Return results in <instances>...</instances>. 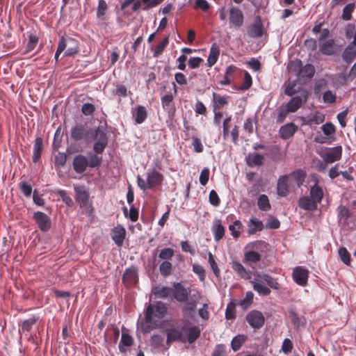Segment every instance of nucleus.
Wrapping results in <instances>:
<instances>
[{
  "label": "nucleus",
  "instance_id": "nucleus-48",
  "mask_svg": "<svg viewBox=\"0 0 356 356\" xmlns=\"http://www.w3.org/2000/svg\"><path fill=\"white\" fill-rule=\"evenodd\" d=\"M107 3L104 0H99L98 7L97 10V17L100 19H104V15L107 10Z\"/></svg>",
  "mask_w": 356,
  "mask_h": 356
},
{
  "label": "nucleus",
  "instance_id": "nucleus-1",
  "mask_svg": "<svg viewBox=\"0 0 356 356\" xmlns=\"http://www.w3.org/2000/svg\"><path fill=\"white\" fill-rule=\"evenodd\" d=\"M310 179L314 184L309 186V195L300 197L298 200V206L302 209L312 211L317 209L318 204L323 199L324 191L319 185L318 177L316 175H312Z\"/></svg>",
  "mask_w": 356,
  "mask_h": 356
},
{
  "label": "nucleus",
  "instance_id": "nucleus-16",
  "mask_svg": "<svg viewBox=\"0 0 356 356\" xmlns=\"http://www.w3.org/2000/svg\"><path fill=\"white\" fill-rule=\"evenodd\" d=\"M33 218L36 221L38 227L42 232L49 230L51 227V220L49 217L44 213L37 211L34 213Z\"/></svg>",
  "mask_w": 356,
  "mask_h": 356
},
{
  "label": "nucleus",
  "instance_id": "nucleus-45",
  "mask_svg": "<svg viewBox=\"0 0 356 356\" xmlns=\"http://www.w3.org/2000/svg\"><path fill=\"white\" fill-rule=\"evenodd\" d=\"M213 108H220L227 103V97L213 92Z\"/></svg>",
  "mask_w": 356,
  "mask_h": 356
},
{
  "label": "nucleus",
  "instance_id": "nucleus-32",
  "mask_svg": "<svg viewBox=\"0 0 356 356\" xmlns=\"http://www.w3.org/2000/svg\"><path fill=\"white\" fill-rule=\"evenodd\" d=\"M43 147V142L41 138H37L35 140L34 146H33V161L36 163L40 156L42 151Z\"/></svg>",
  "mask_w": 356,
  "mask_h": 356
},
{
  "label": "nucleus",
  "instance_id": "nucleus-13",
  "mask_svg": "<svg viewBox=\"0 0 356 356\" xmlns=\"http://www.w3.org/2000/svg\"><path fill=\"white\" fill-rule=\"evenodd\" d=\"M247 33L252 38H258L263 35L264 29L260 17L257 16L253 23L247 27Z\"/></svg>",
  "mask_w": 356,
  "mask_h": 356
},
{
  "label": "nucleus",
  "instance_id": "nucleus-55",
  "mask_svg": "<svg viewBox=\"0 0 356 356\" xmlns=\"http://www.w3.org/2000/svg\"><path fill=\"white\" fill-rule=\"evenodd\" d=\"M355 8L354 3L347 4L343 9L342 18L345 20H349L351 18V14Z\"/></svg>",
  "mask_w": 356,
  "mask_h": 356
},
{
  "label": "nucleus",
  "instance_id": "nucleus-64",
  "mask_svg": "<svg viewBox=\"0 0 356 356\" xmlns=\"http://www.w3.org/2000/svg\"><path fill=\"white\" fill-rule=\"evenodd\" d=\"M151 343L155 348H159L163 345V337L160 334H154L151 337Z\"/></svg>",
  "mask_w": 356,
  "mask_h": 356
},
{
  "label": "nucleus",
  "instance_id": "nucleus-33",
  "mask_svg": "<svg viewBox=\"0 0 356 356\" xmlns=\"http://www.w3.org/2000/svg\"><path fill=\"white\" fill-rule=\"evenodd\" d=\"M263 223L261 220L256 218H251L248 225V233L253 234L257 231H261L263 229Z\"/></svg>",
  "mask_w": 356,
  "mask_h": 356
},
{
  "label": "nucleus",
  "instance_id": "nucleus-47",
  "mask_svg": "<svg viewBox=\"0 0 356 356\" xmlns=\"http://www.w3.org/2000/svg\"><path fill=\"white\" fill-rule=\"evenodd\" d=\"M130 4H132V10L136 11L142 7V3L140 0H125L121 4V8L122 10L127 8Z\"/></svg>",
  "mask_w": 356,
  "mask_h": 356
},
{
  "label": "nucleus",
  "instance_id": "nucleus-44",
  "mask_svg": "<svg viewBox=\"0 0 356 356\" xmlns=\"http://www.w3.org/2000/svg\"><path fill=\"white\" fill-rule=\"evenodd\" d=\"M264 157L258 153H254L252 156H249V161L248 165L249 166L261 165L264 163Z\"/></svg>",
  "mask_w": 356,
  "mask_h": 356
},
{
  "label": "nucleus",
  "instance_id": "nucleus-17",
  "mask_svg": "<svg viewBox=\"0 0 356 356\" xmlns=\"http://www.w3.org/2000/svg\"><path fill=\"white\" fill-rule=\"evenodd\" d=\"M131 113L132 118L136 124H140L143 123L147 117L146 108L142 105H137L134 107H132Z\"/></svg>",
  "mask_w": 356,
  "mask_h": 356
},
{
  "label": "nucleus",
  "instance_id": "nucleus-21",
  "mask_svg": "<svg viewBox=\"0 0 356 356\" xmlns=\"http://www.w3.org/2000/svg\"><path fill=\"white\" fill-rule=\"evenodd\" d=\"M289 175L280 176L277 183V193L280 197H286L289 193Z\"/></svg>",
  "mask_w": 356,
  "mask_h": 356
},
{
  "label": "nucleus",
  "instance_id": "nucleus-57",
  "mask_svg": "<svg viewBox=\"0 0 356 356\" xmlns=\"http://www.w3.org/2000/svg\"><path fill=\"white\" fill-rule=\"evenodd\" d=\"M193 271L198 275L200 281L203 282L205 280V270L204 268L199 264H193Z\"/></svg>",
  "mask_w": 356,
  "mask_h": 356
},
{
  "label": "nucleus",
  "instance_id": "nucleus-20",
  "mask_svg": "<svg viewBox=\"0 0 356 356\" xmlns=\"http://www.w3.org/2000/svg\"><path fill=\"white\" fill-rule=\"evenodd\" d=\"M167 343H172L175 341L186 342V336L180 330V327H170L166 330Z\"/></svg>",
  "mask_w": 356,
  "mask_h": 356
},
{
  "label": "nucleus",
  "instance_id": "nucleus-38",
  "mask_svg": "<svg viewBox=\"0 0 356 356\" xmlns=\"http://www.w3.org/2000/svg\"><path fill=\"white\" fill-rule=\"evenodd\" d=\"M197 307L196 300H191L186 302L182 307V312L184 315L188 317H192L193 313L195 312Z\"/></svg>",
  "mask_w": 356,
  "mask_h": 356
},
{
  "label": "nucleus",
  "instance_id": "nucleus-26",
  "mask_svg": "<svg viewBox=\"0 0 356 356\" xmlns=\"http://www.w3.org/2000/svg\"><path fill=\"white\" fill-rule=\"evenodd\" d=\"M133 341H134L131 335L127 332H122L118 346L120 351L121 353H126L133 344Z\"/></svg>",
  "mask_w": 356,
  "mask_h": 356
},
{
  "label": "nucleus",
  "instance_id": "nucleus-25",
  "mask_svg": "<svg viewBox=\"0 0 356 356\" xmlns=\"http://www.w3.org/2000/svg\"><path fill=\"white\" fill-rule=\"evenodd\" d=\"M356 57V39L348 45L343 53V59L347 62L350 63Z\"/></svg>",
  "mask_w": 356,
  "mask_h": 356
},
{
  "label": "nucleus",
  "instance_id": "nucleus-62",
  "mask_svg": "<svg viewBox=\"0 0 356 356\" xmlns=\"http://www.w3.org/2000/svg\"><path fill=\"white\" fill-rule=\"evenodd\" d=\"M67 161V156L63 152H58L55 156V164L58 166H64Z\"/></svg>",
  "mask_w": 356,
  "mask_h": 356
},
{
  "label": "nucleus",
  "instance_id": "nucleus-2",
  "mask_svg": "<svg viewBox=\"0 0 356 356\" xmlns=\"http://www.w3.org/2000/svg\"><path fill=\"white\" fill-rule=\"evenodd\" d=\"M167 313V307L161 301L149 304L144 311V319L140 322L143 332H149L156 325L154 318H163Z\"/></svg>",
  "mask_w": 356,
  "mask_h": 356
},
{
  "label": "nucleus",
  "instance_id": "nucleus-5",
  "mask_svg": "<svg viewBox=\"0 0 356 356\" xmlns=\"http://www.w3.org/2000/svg\"><path fill=\"white\" fill-rule=\"evenodd\" d=\"M322 133L318 132L315 141L318 143H331L335 140L336 128L332 122H326L321 126Z\"/></svg>",
  "mask_w": 356,
  "mask_h": 356
},
{
  "label": "nucleus",
  "instance_id": "nucleus-49",
  "mask_svg": "<svg viewBox=\"0 0 356 356\" xmlns=\"http://www.w3.org/2000/svg\"><path fill=\"white\" fill-rule=\"evenodd\" d=\"M245 337L243 335H238L233 338L231 346L234 351L240 349L243 343L245 342Z\"/></svg>",
  "mask_w": 356,
  "mask_h": 356
},
{
  "label": "nucleus",
  "instance_id": "nucleus-18",
  "mask_svg": "<svg viewBox=\"0 0 356 356\" xmlns=\"http://www.w3.org/2000/svg\"><path fill=\"white\" fill-rule=\"evenodd\" d=\"M125 236V228L121 225H118L112 229L111 238L118 247L122 245Z\"/></svg>",
  "mask_w": 356,
  "mask_h": 356
},
{
  "label": "nucleus",
  "instance_id": "nucleus-34",
  "mask_svg": "<svg viewBox=\"0 0 356 356\" xmlns=\"http://www.w3.org/2000/svg\"><path fill=\"white\" fill-rule=\"evenodd\" d=\"M188 334L186 337V341L189 343H192L200 337L201 330L197 325H192L190 326V329H188Z\"/></svg>",
  "mask_w": 356,
  "mask_h": 356
},
{
  "label": "nucleus",
  "instance_id": "nucleus-37",
  "mask_svg": "<svg viewBox=\"0 0 356 356\" xmlns=\"http://www.w3.org/2000/svg\"><path fill=\"white\" fill-rule=\"evenodd\" d=\"M173 270V266L169 261H163L159 266V272L163 277H168L170 275Z\"/></svg>",
  "mask_w": 356,
  "mask_h": 356
},
{
  "label": "nucleus",
  "instance_id": "nucleus-41",
  "mask_svg": "<svg viewBox=\"0 0 356 356\" xmlns=\"http://www.w3.org/2000/svg\"><path fill=\"white\" fill-rule=\"evenodd\" d=\"M334 42L333 40H328L323 42L321 46L320 50L322 54L325 55H332L334 52Z\"/></svg>",
  "mask_w": 356,
  "mask_h": 356
},
{
  "label": "nucleus",
  "instance_id": "nucleus-24",
  "mask_svg": "<svg viewBox=\"0 0 356 356\" xmlns=\"http://www.w3.org/2000/svg\"><path fill=\"white\" fill-rule=\"evenodd\" d=\"M172 289L167 286H155L152 289V293L159 298H167L172 295Z\"/></svg>",
  "mask_w": 356,
  "mask_h": 356
},
{
  "label": "nucleus",
  "instance_id": "nucleus-60",
  "mask_svg": "<svg viewBox=\"0 0 356 356\" xmlns=\"http://www.w3.org/2000/svg\"><path fill=\"white\" fill-rule=\"evenodd\" d=\"M323 99L326 104H332L336 101V95L331 90H326L323 93Z\"/></svg>",
  "mask_w": 356,
  "mask_h": 356
},
{
  "label": "nucleus",
  "instance_id": "nucleus-3",
  "mask_svg": "<svg viewBox=\"0 0 356 356\" xmlns=\"http://www.w3.org/2000/svg\"><path fill=\"white\" fill-rule=\"evenodd\" d=\"M253 289L261 296H268L270 293V288L278 290L280 288L277 280L271 275L256 272L254 279L251 281Z\"/></svg>",
  "mask_w": 356,
  "mask_h": 356
},
{
  "label": "nucleus",
  "instance_id": "nucleus-56",
  "mask_svg": "<svg viewBox=\"0 0 356 356\" xmlns=\"http://www.w3.org/2000/svg\"><path fill=\"white\" fill-rule=\"evenodd\" d=\"M209 175L210 171L209 168H204L202 170L199 177L200 183L201 185L205 186L208 183Z\"/></svg>",
  "mask_w": 356,
  "mask_h": 356
},
{
  "label": "nucleus",
  "instance_id": "nucleus-52",
  "mask_svg": "<svg viewBox=\"0 0 356 356\" xmlns=\"http://www.w3.org/2000/svg\"><path fill=\"white\" fill-rule=\"evenodd\" d=\"M208 261L216 277H219L220 270L211 252H209L208 254Z\"/></svg>",
  "mask_w": 356,
  "mask_h": 356
},
{
  "label": "nucleus",
  "instance_id": "nucleus-29",
  "mask_svg": "<svg viewBox=\"0 0 356 356\" xmlns=\"http://www.w3.org/2000/svg\"><path fill=\"white\" fill-rule=\"evenodd\" d=\"M74 189L76 195L77 200L80 203L81 207H85L88 205V194L83 186H74Z\"/></svg>",
  "mask_w": 356,
  "mask_h": 356
},
{
  "label": "nucleus",
  "instance_id": "nucleus-10",
  "mask_svg": "<svg viewBox=\"0 0 356 356\" xmlns=\"http://www.w3.org/2000/svg\"><path fill=\"white\" fill-rule=\"evenodd\" d=\"M245 320L254 329L261 328L265 322L263 314L257 310H252L248 312L245 316Z\"/></svg>",
  "mask_w": 356,
  "mask_h": 356
},
{
  "label": "nucleus",
  "instance_id": "nucleus-12",
  "mask_svg": "<svg viewBox=\"0 0 356 356\" xmlns=\"http://www.w3.org/2000/svg\"><path fill=\"white\" fill-rule=\"evenodd\" d=\"M292 277L297 284L305 286L307 284L309 270L302 266H296L293 270Z\"/></svg>",
  "mask_w": 356,
  "mask_h": 356
},
{
  "label": "nucleus",
  "instance_id": "nucleus-19",
  "mask_svg": "<svg viewBox=\"0 0 356 356\" xmlns=\"http://www.w3.org/2000/svg\"><path fill=\"white\" fill-rule=\"evenodd\" d=\"M229 22L231 26L240 27L243 24V15L242 11L236 7L229 9Z\"/></svg>",
  "mask_w": 356,
  "mask_h": 356
},
{
  "label": "nucleus",
  "instance_id": "nucleus-8",
  "mask_svg": "<svg viewBox=\"0 0 356 356\" xmlns=\"http://www.w3.org/2000/svg\"><path fill=\"white\" fill-rule=\"evenodd\" d=\"M342 147L337 145L333 147H327L321 151V156L326 163H332L341 159Z\"/></svg>",
  "mask_w": 356,
  "mask_h": 356
},
{
  "label": "nucleus",
  "instance_id": "nucleus-14",
  "mask_svg": "<svg viewBox=\"0 0 356 356\" xmlns=\"http://www.w3.org/2000/svg\"><path fill=\"white\" fill-rule=\"evenodd\" d=\"M172 289V296L177 301L184 302L188 300L189 291L181 283H173Z\"/></svg>",
  "mask_w": 356,
  "mask_h": 356
},
{
  "label": "nucleus",
  "instance_id": "nucleus-51",
  "mask_svg": "<svg viewBox=\"0 0 356 356\" xmlns=\"http://www.w3.org/2000/svg\"><path fill=\"white\" fill-rule=\"evenodd\" d=\"M142 3V8L144 10H149L161 3L163 0H140Z\"/></svg>",
  "mask_w": 356,
  "mask_h": 356
},
{
  "label": "nucleus",
  "instance_id": "nucleus-30",
  "mask_svg": "<svg viewBox=\"0 0 356 356\" xmlns=\"http://www.w3.org/2000/svg\"><path fill=\"white\" fill-rule=\"evenodd\" d=\"M211 232L216 241H219L225 234V227L222 226L220 220H216L211 227Z\"/></svg>",
  "mask_w": 356,
  "mask_h": 356
},
{
  "label": "nucleus",
  "instance_id": "nucleus-40",
  "mask_svg": "<svg viewBox=\"0 0 356 356\" xmlns=\"http://www.w3.org/2000/svg\"><path fill=\"white\" fill-rule=\"evenodd\" d=\"M254 294L252 291H247L244 298L241 299L238 302V305L241 307L243 309H247L253 302Z\"/></svg>",
  "mask_w": 356,
  "mask_h": 356
},
{
  "label": "nucleus",
  "instance_id": "nucleus-50",
  "mask_svg": "<svg viewBox=\"0 0 356 356\" xmlns=\"http://www.w3.org/2000/svg\"><path fill=\"white\" fill-rule=\"evenodd\" d=\"M339 256L341 259V260L345 264H349L350 261V254L347 250V249L344 247H341L339 248L338 250Z\"/></svg>",
  "mask_w": 356,
  "mask_h": 356
},
{
  "label": "nucleus",
  "instance_id": "nucleus-39",
  "mask_svg": "<svg viewBox=\"0 0 356 356\" xmlns=\"http://www.w3.org/2000/svg\"><path fill=\"white\" fill-rule=\"evenodd\" d=\"M257 205L259 209L264 211H267L270 209L269 199L265 194L259 195L257 200Z\"/></svg>",
  "mask_w": 356,
  "mask_h": 356
},
{
  "label": "nucleus",
  "instance_id": "nucleus-35",
  "mask_svg": "<svg viewBox=\"0 0 356 356\" xmlns=\"http://www.w3.org/2000/svg\"><path fill=\"white\" fill-rule=\"evenodd\" d=\"M289 176H293L295 181L298 186H300L303 184L305 181V179L306 177V172L305 170L301 169H298L291 173L288 175Z\"/></svg>",
  "mask_w": 356,
  "mask_h": 356
},
{
  "label": "nucleus",
  "instance_id": "nucleus-27",
  "mask_svg": "<svg viewBox=\"0 0 356 356\" xmlns=\"http://www.w3.org/2000/svg\"><path fill=\"white\" fill-rule=\"evenodd\" d=\"M220 50L218 46L216 43L213 44L210 48L207 60V64L209 67H211L216 63L220 56Z\"/></svg>",
  "mask_w": 356,
  "mask_h": 356
},
{
  "label": "nucleus",
  "instance_id": "nucleus-23",
  "mask_svg": "<svg viewBox=\"0 0 356 356\" xmlns=\"http://www.w3.org/2000/svg\"><path fill=\"white\" fill-rule=\"evenodd\" d=\"M146 177L151 188L156 185L161 184L163 179L162 174L155 169L147 172Z\"/></svg>",
  "mask_w": 356,
  "mask_h": 356
},
{
  "label": "nucleus",
  "instance_id": "nucleus-43",
  "mask_svg": "<svg viewBox=\"0 0 356 356\" xmlns=\"http://www.w3.org/2000/svg\"><path fill=\"white\" fill-rule=\"evenodd\" d=\"M232 236L236 238L239 237L242 231V223L240 220H236L232 225L229 226Z\"/></svg>",
  "mask_w": 356,
  "mask_h": 356
},
{
  "label": "nucleus",
  "instance_id": "nucleus-9",
  "mask_svg": "<svg viewBox=\"0 0 356 356\" xmlns=\"http://www.w3.org/2000/svg\"><path fill=\"white\" fill-rule=\"evenodd\" d=\"M261 243V241H257L250 242L245 248L244 252V261L247 263H257L260 261L261 255L259 252L254 251V249L258 248V245Z\"/></svg>",
  "mask_w": 356,
  "mask_h": 356
},
{
  "label": "nucleus",
  "instance_id": "nucleus-61",
  "mask_svg": "<svg viewBox=\"0 0 356 356\" xmlns=\"http://www.w3.org/2000/svg\"><path fill=\"white\" fill-rule=\"evenodd\" d=\"M209 202L214 207H218L220 204V200L217 194L216 191L211 190L209 193Z\"/></svg>",
  "mask_w": 356,
  "mask_h": 356
},
{
  "label": "nucleus",
  "instance_id": "nucleus-42",
  "mask_svg": "<svg viewBox=\"0 0 356 356\" xmlns=\"http://www.w3.org/2000/svg\"><path fill=\"white\" fill-rule=\"evenodd\" d=\"M315 72L314 67L311 64L305 65L300 72V76L302 78H305V79H311Z\"/></svg>",
  "mask_w": 356,
  "mask_h": 356
},
{
  "label": "nucleus",
  "instance_id": "nucleus-4",
  "mask_svg": "<svg viewBox=\"0 0 356 356\" xmlns=\"http://www.w3.org/2000/svg\"><path fill=\"white\" fill-rule=\"evenodd\" d=\"M65 56H72L79 52V42L74 38L68 36H62L58 42V51H63Z\"/></svg>",
  "mask_w": 356,
  "mask_h": 356
},
{
  "label": "nucleus",
  "instance_id": "nucleus-22",
  "mask_svg": "<svg viewBox=\"0 0 356 356\" xmlns=\"http://www.w3.org/2000/svg\"><path fill=\"white\" fill-rule=\"evenodd\" d=\"M88 166V159L86 156L79 154L73 160V167L77 173L83 172Z\"/></svg>",
  "mask_w": 356,
  "mask_h": 356
},
{
  "label": "nucleus",
  "instance_id": "nucleus-58",
  "mask_svg": "<svg viewBox=\"0 0 356 356\" xmlns=\"http://www.w3.org/2000/svg\"><path fill=\"white\" fill-rule=\"evenodd\" d=\"M168 43V38H165L161 42L157 44L154 49V57H158L164 50Z\"/></svg>",
  "mask_w": 356,
  "mask_h": 356
},
{
  "label": "nucleus",
  "instance_id": "nucleus-36",
  "mask_svg": "<svg viewBox=\"0 0 356 356\" xmlns=\"http://www.w3.org/2000/svg\"><path fill=\"white\" fill-rule=\"evenodd\" d=\"M40 320L39 316H32L22 322V330L23 332H29L33 326Z\"/></svg>",
  "mask_w": 356,
  "mask_h": 356
},
{
  "label": "nucleus",
  "instance_id": "nucleus-28",
  "mask_svg": "<svg viewBox=\"0 0 356 356\" xmlns=\"http://www.w3.org/2000/svg\"><path fill=\"white\" fill-rule=\"evenodd\" d=\"M297 129V126L293 122L288 123L281 127L280 129V137L283 139H288L295 134Z\"/></svg>",
  "mask_w": 356,
  "mask_h": 356
},
{
  "label": "nucleus",
  "instance_id": "nucleus-15",
  "mask_svg": "<svg viewBox=\"0 0 356 356\" xmlns=\"http://www.w3.org/2000/svg\"><path fill=\"white\" fill-rule=\"evenodd\" d=\"M301 120L304 125L319 124L324 122L325 115L318 111H315L306 116L302 117Z\"/></svg>",
  "mask_w": 356,
  "mask_h": 356
},
{
  "label": "nucleus",
  "instance_id": "nucleus-6",
  "mask_svg": "<svg viewBox=\"0 0 356 356\" xmlns=\"http://www.w3.org/2000/svg\"><path fill=\"white\" fill-rule=\"evenodd\" d=\"M94 132L95 129L88 128L86 125L76 124L72 127L70 136L75 141L84 139L86 143H90L91 142V137Z\"/></svg>",
  "mask_w": 356,
  "mask_h": 356
},
{
  "label": "nucleus",
  "instance_id": "nucleus-53",
  "mask_svg": "<svg viewBox=\"0 0 356 356\" xmlns=\"http://www.w3.org/2000/svg\"><path fill=\"white\" fill-rule=\"evenodd\" d=\"M338 218L339 220H347L350 216L349 209L343 205H339L337 208Z\"/></svg>",
  "mask_w": 356,
  "mask_h": 356
},
{
  "label": "nucleus",
  "instance_id": "nucleus-11",
  "mask_svg": "<svg viewBox=\"0 0 356 356\" xmlns=\"http://www.w3.org/2000/svg\"><path fill=\"white\" fill-rule=\"evenodd\" d=\"M308 92L306 90L300 91L299 95L292 97L286 104V108L291 113L296 112L307 99Z\"/></svg>",
  "mask_w": 356,
  "mask_h": 356
},
{
  "label": "nucleus",
  "instance_id": "nucleus-59",
  "mask_svg": "<svg viewBox=\"0 0 356 356\" xmlns=\"http://www.w3.org/2000/svg\"><path fill=\"white\" fill-rule=\"evenodd\" d=\"M38 42V38L35 35L31 34L29 36V42L26 47V51H31L34 49Z\"/></svg>",
  "mask_w": 356,
  "mask_h": 356
},
{
  "label": "nucleus",
  "instance_id": "nucleus-63",
  "mask_svg": "<svg viewBox=\"0 0 356 356\" xmlns=\"http://www.w3.org/2000/svg\"><path fill=\"white\" fill-rule=\"evenodd\" d=\"M95 107L92 104L86 103L81 107V111L85 115H91L94 113Z\"/></svg>",
  "mask_w": 356,
  "mask_h": 356
},
{
  "label": "nucleus",
  "instance_id": "nucleus-54",
  "mask_svg": "<svg viewBox=\"0 0 356 356\" xmlns=\"http://www.w3.org/2000/svg\"><path fill=\"white\" fill-rule=\"evenodd\" d=\"M236 317V309L235 305L232 302L229 303L227 305L225 310V318L228 320H232Z\"/></svg>",
  "mask_w": 356,
  "mask_h": 356
},
{
  "label": "nucleus",
  "instance_id": "nucleus-7",
  "mask_svg": "<svg viewBox=\"0 0 356 356\" xmlns=\"http://www.w3.org/2000/svg\"><path fill=\"white\" fill-rule=\"evenodd\" d=\"M92 140H96L93 147L94 151L97 154L102 153L108 142L105 131L99 127L95 129V132L91 137V141Z\"/></svg>",
  "mask_w": 356,
  "mask_h": 356
},
{
  "label": "nucleus",
  "instance_id": "nucleus-31",
  "mask_svg": "<svg viewBox=\"0 0 356 356\" xmlns=\"http://www.w3.org/2000/svg\"><path fill=\"white\" fill-rule=\"evenodd\" d=\"M232 267L233 270L243 279L249 280L251 278L250 273L248 272L244 266L237 261H233L232 262Z\"/></svg>",
  "mask_w": 356,
  "mask_h": 356
},
{
  "label": "nucleus",
  "instance_id": "nucleus-46",
  "mask_svg": "<svg viewBox=\"0 0 356 356\" xmlns=\"http://www.w3.org/2000/svg\"><path fill=\"white\" fill-rule=\"evenodd\" d=\"M174 255V250L170 248L162 249L159 253V258L163 261L170 260Z\"/></svg>",
  "mask_w": 356,
  "mask_h": 356
}]
</instances>
